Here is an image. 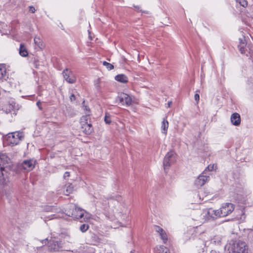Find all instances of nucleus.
I'll return each instance as SVG.
<instances>
[{
	"mask_svg": "<svg viewBox=\"0 0 253 253\" xmlns=\"http://www.w3.org/2000/svg\"><path fill=\"white\" fill-rule=\"evenodd\" d=\"M12 174L8 173L5 170L0 169V184L1 185V193L6 197L12 192V183L11 180Z\"/></svg>",
	"mask_w": 253,
	"mask_h": 253,
	"instance_id": "obj_1",
	"label": "nucleus"
},
{
	"mask_svg": "<svg viewBox=\"0 0 253 253\" xmlns=\"http://www.w3.org/2000/svg\"><path fill=\"white\" fill-rule=\"evenodd\" d=\"M66 211L68 216L80 219L81 222L87 221L91 217L90 214L73 204L69 206V209Z\"/></svg>",
	"mask_w": 253,
	"mask_h": 253,
	"instance_id": "obj_2",
	"label": "nucleus"
},
{
	"mask_svg": "<svg viewBox=\"0 0 253 253\" xmlns=\"http://www.w3.org/2000/svg\"><path fill=\"white\" fill-rule=\"evenodd\" d=\"M229 253H248V247L245 242L231 240L226 246Z\"/></svg>",
	"mask_w": 253,
	"mask_h": 253,
	"instance_id": "obj_3",
	"label": "nucleus"
},
{
	"mask_svg": "<svg viewBox=\"0 0 253 253\" xmlns=\"http://www.w3.org/2000/svg\"><path fill=\"white\" fill-rule=\"evenodd\" d=\"M23 137V132L16 131L8 133L5 137V139L8 144L15 145L20 142Z\"/></svg>",
	"mask_w": 253,
	"mask_h": 253,
	"instance_id": "obj_4",
	"label": "nucleus"
},
{
	"mask_svg": "<svg viewBox=\"0 0 253 253\" xmlns=\"http://www.w3.org/2000/svg\"><path fill=\"white\" fill-rule=\"evenodd\" d=\"M176 161V154L173 151H169L165 156L163 166L165 171L169 169L171 165L173 164Z\"/></svg>",
	"mask_w": 253,
	"mask_h": 253,
	"instance_id": "obj_5",
	"label": "nucleus"
},
{
	"mask_svg": "<svg viewBox=\"0 0 253 253\" xmlns=\"http://www.w3.org/2000/svg\"><path fill=\"white\" fill-rule=\"evenodd\" d=\"M11 161L8 157L3 154H0V169L5 170L8 173H11L10 171Z\"/></svg>",
	"mask_w": 253,
	"mask_h": 253,
	"instance_id": "obj_6",
	"label": "nucleus"
},
{
	"mask_svg": "<svg viewBox=\"0 0 253 253\" xmlns=\"http://www.w3.org/2000/svg\"><path fill=\"white\" fill-rule=\"evenodd\" d=\"M212 211L211 208L206 209L200 212L199 217H198L196 220H200L202 222H205L211 219H212Z\"/></svg>",
	"mask_w": 253,
	"mask_h": 253,
	"instance_id": "obj_7",
	"label": "nucleus"
},
{
	"mask_svg": "<svg viewBox=\"0 0 253 253\" xmlns=\"http://www.w3.org/2000/svg\"><path fill=\"white\" fill-rule=\"evenodd\" d=\"M117 100L123 105L129 106L131 104L132 99L131 96L123 92L119 94Z\"/></svg>",
	"mask_w": 253,
	"mask_h": 253,
	"instance_id": "obj_8",
	"label": "nucleus"
},
{
	"mask_svg": "<svg viewBox=\"0 0 253 253\" xmlns=\"http://www.w3.org/2000/svg\"><path fill=\"white\" fill-rule=\"evenodd\" d=\"M234 205L232 203H226L223 204L220 208L221 216L224 217L229 215L234 211Z\"/></svg>",
	"mask_w": 253,
	"mask_h": 253,
	"instance_id": "obj_9",
	"label": "nucleus"
},
{
	"mask_svg": "<svg viewBox=\"0 0 253 253\" xmlns=\"http://www.w3.org/2000/svg\"><path fill=\"white\" fill-rule=\"evenodd\" d=\"M63 76L64 80L68 83L74 84L76 82V77L74 73L68 69L63 71Z\"/></svg>",
	"mask_w": 253,
	"mask_h": 253,
	"instance_id": "obj_10",
	"label": "nucleus"
},
{
	"mask_svg": "<svg viewBox=\"0 0 253 253\" xmlns=\"http://www.w3.org/2000/svg\"><path fill=\"white\" fill-rule=\"evenodd\" d=\"M35 161L33 160H27L24 161L21 166L23 169L29 171L35 168Z\"/></svg>",
	"mask_w": 253,
	"mask_h": 253,
	"instance_id": "obj_11",
	"label": "nucleus"
},
{
	"mask_svg": "<svg viewBox=\"0 0 253 253\" xmlns=\"http://www.w3.org/2000/svg\"><path fill=\"white\" fill-rule=\"evenodd\" d=\"M209 177L204 175H200L195 181V185L198 187H201L204 185L209 180Z\"/></svg>",
	"mask_w": 253,
	"mask_h": 253,
	"instance_id": "obj_12",
	"label": "nucleus"
},
{
	"mask_svg": "<svg viewBox=\"0 0 253 253\" xmlns=\"http://www.w3.org/2000/svg\"><path fill=\"white\" fill-rule=\"evenodd\" d=\"M155 230L156 232H157L160 236L161 237V239L163 241V243L164 244L166 243L167 240H168V237L166 232L165 230H163L161 227L156 226L155 227Z\"/></svg>",
	"mask_w": 253,
	"mask_h": 253,
	"instance_id": "obj_13",
	"label": "nucleus"
},
{
	"mask_svg": "<svg viewBox=\"0 0 253 253\" xmlns=\"http://www.w3.org/2000/svg\"><path fill=\"white\" fill-rule=\"evenodd\" d=\"M48 250L50 251H57L60 248V244L57 241L50 240L48 246Z\"/></svg>",
	"mask_w": 253,
	"mask_h": 253,
	"instance_id": "obj_14",
	"label": "nucleus"
},
{
	"mask_svg": "<svg viewBox=\"0 0 253 253\" xmlns=\"http://www.w3.org/2000/svg\"><path fill=\"white\" fill-rule=\"evenodd\" d=\"M230 121L232 124L235 126L240 125L241 123V118L240 115L237 113H233L230 117Z\"/></svg>",
	"mask_w": 253,
	"mask_h": 253,
	"instance_id": "obj_15",
	"label": "nucleus"
},
{
	"mask_svg": "<svg viewBox=\"0 0 253 253\" xmlns=\"http://www.w3.org/2000/svg\"><path fill=\"white\" fill-rule=\"evenodd\" d=\"M81 129L86 134H90L93 131L91 124H84V125L81 126Z\"/></svg>",
	"mask_w": 253,
	"mask_h": 253,
	"instance_id": "obj_16",
	"label": "nucleus"
},
{
	"mask_svg": "<svg viewBox=\"0 0 253 253\" xmlns=\"http://www.w3.org/2000/svg\"><path fill=\"white\" fill-rule=\"evenodd\" d=\"M169 127V122L166 118H164L162 122L161 129L162 133L165 135L167 134V131Z\"/></svg>",
	"mask_w": 253,
	"mask_h": 253,
	"instance_id": "obj_17",
	"label": "nucleus"
},
{
	"mask_svg": "<svg viewBox=\"0 0 253 253\" xmlns=\"http://www.w3.org/2000/svg\"><path fill=\"white\" fill-rule=\"evenodd\" d=\"M115 80L122 83H126L128 82L127 77L124 74H120L116 76L115 77Z\"/></svg>",
	"mask_w": 253,
	"mask_h": 253,
	"instance_id": "obj_18",
	"label": "nucleus"
},
{
	"mask_svg": "<svg viewBox=\"0 0 253 253\" xmlns=\"http://www.w3.org/2000/svg\"><path fill=\"white\" fill-rule=\"evenodd\" d=\"M19 52L20 55L23 57H26L28 56V53L24 44H20Z\"/></svg>",
	"mask_w": 253,
	"mask_h": 253,
	"instance_id": "obj_19",
	"label": "nucleus"
},
{
	"mask_svg": "<svg viewBox=\"0 0 253 253\" xmlns=\"http://www.w3.org/2000/svg\"><path fill=\"white\" fill-rule=\"evenodd\" d=\"M212 212V219H215L219 217H222L220 213V210H215L212 208H211Z\"/></svg>",
	"mask_w": 253,
	"mask_h": 253,
	"instance_id": "obj_20",
	"label": "nucleus"
},
{
	"mask_svg": "<svg viewBox=\"0 0 253 253\" xmlns=\"http://www.w3.org/2000/svg\"><path fill=\"white\" fill-rule=\"evenodd\" d=\"M88 116L89 114L86 113V115L82 117L80 120L81 126L84 125V124H89L88 123V120L89 119Z\"/></svg>",
	"mask_w": 253,
	"mask_h": 253,
	"instance_id": "obj_21",
	"label": "nucleus"
},
{
	"mask_svg": "<svg viewBox=\"0 0 253 253\" xmlns=\"http://www.w3.org/2000/svg\"><path fill=\"white\" fill-rule=\"evenodd\" d=\"M156 249L159 251V253H169V249L164 246L157 247Z\"/></svg>",
	"mask_w": 253,
	"mask_h": 253,
	"instance_id": "obj_22",
	"label": "nucleus"
},
{
	"mask_svg": "<svg viewBox=\"0 0 253 253\" xmlns=\"http://www.w3.org/2000/svg\"><path fill=\"white\" fill-rule=\"evenodd\" d=\"M74 191V187L72 184H69L66 186V190L64 192V194L68 195Z\"/></svg>",
	"mask_w": 253,
	"mask_h": 253,
	"instance_id": "obj_23",
	"label": "nucleus"
},
{
	"mask_svg": "<svg viewBox=\"0 0 253 253\" xmlns=\"http://www.w3.org/2000/svg\"><path fill=\"white\" fill-rule=\"evenodd\" d=\"M221 237L220 236H215L212 239L211 242L214 244H220L221 242Z\"/></svg>",
	"mask_w": 253,
	"mask_h": 253,
	"instance_id": "obj_24",
	"label": "nucleus"
},
{
	"mask_svg": "<svg viewBox=\"0 0 253 253\" xmlns=\"http://www.w3.org/2000/svg\"><path fill=\"white\" fill-rule=\"evenodd\" d=\"M246 45V42H242L239 43L238 45V48L242 54L245 53V46Z\"/></svg>",
	"mask_w": 253,
	"mask_h": 253,
	"instance_id": "obj_25",
	"label": "nucleus"
},
{
	"mask_svg": "<svg viewBox=\"0 0 253 253\" xmlns=\"http://www.w3.org/2000/svg\"><path fill=\"white\" fill-rule=\"evenodd\" d=\"M6 74V70L3 66H0V80L4 78Z\"/></svg>",
	"mask_w": 253,
	"mask_h": 253,
	"instance_id": "obj_26",
	"label": "nucleus"
},
{
	"mask_svg": "<svg viewBox=\"0 0 253 253\" xmlns=\"http://www.w3.org/2000/svg\"><path fill=\"white\" fill-rule=\"evenodd\" d=\"M5 109H6L5 112L6 113H8L11 111L13 109V106L11 104H8L6 106H5L4 108H2V110L5 111Z\"/></svg>",
	"mask_w": 253,
	"mask_h": 253,
	"instance_id": "obj_27",
	"label": "nucleus"
},
{
	"mask_svg": "<svg viewBox=\"0 0 253 253\" xmlns=\"http://www.w3.org/2000/svg\"><path fill=\"white\" fill-rule=\"evenodd\" d=\"M103 65L105 66L109 70H111L114 68V66L112 64L106 61L103 62Z\"/></svg>",
	"mask_w": 253,
	"mask_h": 253,
	"instance_id": "obj_28",
	"label": "nucleus"
},
{
	"mask_svg": "<svg viewBox=\"0 0 253 253\" xmlns=\"http://www.w3.org/2000/svg\"><path fill=\"white\" fill-rule=\"evenodd\" d=\"M236 1L244 7H246L248 5V2L246 0H236Z\"/></svg>",
	"mask_w": 253,
	"mask_h": 253,
	"instance_id": "obj_29",
	"label": "nucleus"
},
{
	"mask_svg": "<svg viewBox=\"0 0 253 253\" xmlns=\"http://www.w3.org/2000/svg\"><path fill=\"white\" fill-rule=\"evenodd\" d=\"M104 121L107 124H110L111 123L110 115L108 113H106L104 118Z\"/></svg>",
	"mask_w": 253,
	"mask_h": 253,
	"instance_id": "obj_30",
	"label": "nucleus"
},
{
	"mask_svg": "<svg viewBox=\"0 0 253 253\" xmlns=\"http://www.w3.org/2000/svg\"><path fill=\"white\" fill-rule=\"evenodd\" d=\"M88 228V225L86 224H84L80 226V230L83 232H85Z\"/></svg>",
	"mask_w": 253,
	"mask_h": 253,
	"instance_id": "obj_31",
	"label": "nucleus"
},
{
	"mask_svg": "<svg viewBox=\"0 0 253 253\" xmlns=\"http://www.w3.org/2000/svg\"><path fill=\"white\" fill-rule=\"evenodd\" d=\"M216 167L217 166L215 164L209 165L207 167V169L209 171H212L215 169Z\"/></svg>",
	"mask_w": 253,
	"mask_h": 253,
	"instance_id": "obj_32",
	"label": "nucleus"
},
{
	"mask_svg": "<svg viewBox=\"0 0 253 253\" xmlns=\"http://www.w3.org/2000/svg\"><path fill=\"white\" fill-rule=\"evenodd\" d=\"M64 217V214L62 212L58 213L57 215L54 214L52 215V217L51 219L53 218H62Z\"/></svg>",
	"mask_w": 253,
	"mask_h": 253,
	"instance_id": "obj_33",
	"label": "nucleus"
},
{
	"mask_svg": "<svg viewBox=\"0 0 253 253\" xmlns=\"http://www.w3.org/2000/svg\"><path fill=\"white\" fill-rule=\"evenodd\" d=\"M40 242L41 243V244L43 246H44V245H46L47 244H49V241H48L47 238H46V239H45L44 240H41Z\"/></svg>",
	"mask_w": 253,
	"mask_h": 253,
	"instance_id": "obj_34",
	"label": "nucleus"
},
{
	"mask_svg": "<svg viewBox=\"0 0 253 253\" xmlns=\"http://www.w3.org/2000/svg\"><path fill=\"white\" fill-rule=\"evenodd\" d=\"M34 42L37 45L39 46L40 43V39L39 37H36L34 38Z\"/></svg>",
	"mask_w": 253,
	"mask_h": 253,
	"instance_id": "obj_35",
	"label": "nucleus"
},
{
	"mask_svg": "<svg viewBox=\"0 0 253 253\" xmlns=\"http://www.w3.org/2000/svg\"><path fill=\"white\" fill-rule=\"evenodd\" d=\"M29 10L32 13H34L36 11L35 8L33 6H30L29 7Z\"/></svg>",
	"mask_w": 253,
	"mask_h": 253,
	"instance_id": "obj_36",
	"label": "nucleus"
},
{
	"mask_svg": "<svg viewBox=\"0 0 253 253\" xmlns=\"http://www.w3.org/2000/svg\"><path fill=\"white\" fill-rule=\"evenodd\" d=\"M194 99L197 101V103H198L200 99V96H199V94L196 93L195 94Z\"/></svg>",
	"mask_w": 253,
	"mask_h": 253,
	"instance_id": "obj_37",
	"label": "nucleus"
},
{
	"mask_svg": "<svg viewBox=\"0 0 253 253\" xmlns=\"http://www.w3.org/2000/svg\"><path fill=\"white\" fill-rule=\"evenodd\" d=\"M70 99L71 101H72V102H73V101H75V99H76V97H75V96L74 95V94H72V95L70 96Z\"/></svg>",
	"mask_w": 253,
	"mask_h": 253,
	"instance_id": "obj_38",
	"label": "nucleus"
},
{
	"mask_svg": "<svg viewBox=\"0 0 253 253\" xmlns=\"http://www.w3.org/2000/svg\"><path fill=\"white\" fill-rule=\"evenodd\" d=\"M64 238L68 241H69L71 239L70 236L68 234L65 235Z\"/></svg>",
	"mask_w": 253,
	"mask_h": 253,
	"instance_id": "obj_39",
	"label": "nucleus"
},
{
	"mask_svg": "<svg viewBox=\"0 0 253 253\" xmlns=\"http://www.w3.org/2000/svg\"><path fill=\"white\" fill-rule=\"evenodd\" d=\"M70 176V173L68 171H66L65 172L64 174V178H66L67 177H69Z\"/></svg>",
	"mask_w": 253,
	"mask_h": 253,
	"instance_id": "obj_40",
	"label": "nucleus"
},
{
	"mask_svg": "<svg viewBox=\"0 0 253 253\" xmlns=\"http://www.w3.org/2000/svg\"><path fill=\"white\" fill-rule=\"evenodd\" d=\"M41 102L39 101L37 102V105L38 106V107H39V108L40 109V110H42V107H41Z\"/></svg>",
	"mask_w": 253,
	"mask_h": 253,
	"instance_id": "obj_41",
	"label": "nucleus"
},
{
	"mask_svg": "<svg viewBox=\"0 0 253 253\" xmlns=\"http://www.w3.org/2000/svg\"><path fill=\"white\" fill-rule=\"evenodd\" d=\"M242 42H246L244 38H243L242 39H241V38L239 39V43H242Z\"/></svg>",
	"mask_w": 253,
	"mask_h": 253,
	"instance_id": "obj_42",
	"label": "nucleus"
},
{
	"mask_svg": "<svg viewBox=\"0 0 253 253\" xmlns=\"http://www.w3.org/2000/svg\"><path fill=\"white\" fill-rule=\"evenodd\" d=\"M99 84V79H98L96 81V83H95V85L96 86H98V84Z\"/></svg>",
	"mask_w": 253,
	"mask_h": 253,
	"instance_id": "obj_43",
	"label": "nucleus"
},
{
	"mask_svg": "<svg viewBox=\"0 0 253 253\" xmlns=\"http://www.w3.org/2000/svg\"><path fill=\"white\" fill-rule=\"evenodd\" d=\"M172 104V102L171 101H169L168 103V107H170L171 105Z\"/></svg>",
	"mask_w": 253,
	"mask_h": 253,
	"instance_id": "obj_44",
	"label": "nucleus"
},
{
	"mask_svg": "<svg viewBox=\"0 0 253 253\" xmlns=\"http://www.w3.org/2000/svg\"><path fill=\"white\" fill-rule=\"evenodd\" d=\"M135 8H136V9H137V10H139V7H137V6H136V7H135Z\"/></svg>",
	"mask_w": 253,
	"mask_h": 253,
	"instance_id": "obj_45",
	"label": "nucleus"
},
{
	"mask_svg": "<svg viewBox=\"0 0 253 253\" xmlns=\"http://www.w3.org/2000/svg\"><path fill=\"white\" fill-rule=\"evenodd\" d=\"M211 253H215V252H214V251H212L211 252Z\"/></svg>",
	"mask_w": 253,
	"mask_h": 253,
	"instance_id": "obj_46",
	"label": "nucleus"
},
{
	"mask_svg": "<svg viewBox=\"0 0 253 253\" xmlns=\"http://www.w3.org/2000/svg\"><path fill=\"white\" fill-rule=\"evenodd\" d=\"M85 109H86V110H87V109L86 107H85Z\"/></svg>",
	"mask_w": 253,
	"mask_h": 253,
	"instance_id": "obj_47",
	"label": "nucleus"
}]
</instances>
